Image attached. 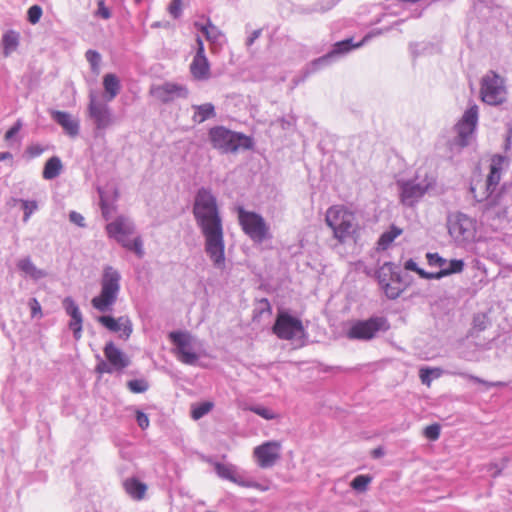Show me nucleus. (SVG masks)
Here are the masks:
<instances>
[{
    "label": "nucleus",
    "instance_id": "a18cd8bd",
    "mask_svg": "<svg viewBox=\"0 0 512 512\" xmlns=\"http://www.w3.org/2000/svg\"><path fill=\"white\" fill-rule=\"evenodd\" d=\"M42 16V8L39 5H33L28 9L27 19L31 24L39 22Z\"/></svg>",
    "mask_w": 512,
    "mask_h": 512
},
{
    "label": "nucleus",
    "instance_id": "39448f33",
    "mask_svg": "<svg viewBox=\"0 0 512 512\" xmlns=\"http://www.w3.org/2000/svg\"><path fill=\"white\" fill-rule=\"evenodd\" d=\"M120 281L121 274L119 271L110 265H106L103 268L100 280L101 290L99 295L92 298V307L101 313L112 311L120 293Z\"/></svg>",
    "mask_w": 512,
    "mask_h": 512
},
{
    "label": "nucleus",
    "instance_id": "f3484780",
    "mask_svg": "<svg viewBox=\"0 0 512 512\" xmlns=\"http://www.w3.org/2000/svg\"><path fill=\"white\" fill-rule=\"evenodd\" d=\"M62 307L71 318L68 327L72 330L74 339L79 340L82 336L83 328V315L79 306L72 297L67 296L62 301Z\"/></svg>",
    "mask_w": 512,
    "mask_h": 512
},
{
    "label": "nucleus",
    "instance_id": "bb28decb",
    "mask_svg": "<svg viewBox=\"0 0 512 512\" xmlns=\"http://www.w3.org/2000/svg\"><path fill=\"white\" fill-rule=\"evenodd\" d=\"M194 26L197 30L202 32L205 38L212 44H218L220 40L224 38L221 30L211 22L210 18H207L206 24L195 22Z\"/></svg>",
    "mask_w": 512,
    "mask_h": 512
},
{
    "label": "nucleus",
    "instance_id": "72a5a7b5",
    "mask_svg": "<svg viewBox=\"0 0 512 512\" xmlns=\"http://www.w3.org/2000/svg\"><path fill=\"white\" fill-rule=\"evenodd\" d=\"M402 232L403 230L401 228L392 225L388 231L380 236L377 242L378 247L382 250H386Z\"/></svg>",
    "mask_w": 512,
    "mask_h": 512
},
{
    "label": "nucleus",
    "instance_id": "2eb2a0df",
    "mask_svg": "<svg viewBox=\"0 0 512 512\" xmlns=\"http://www.w3.org/2000/svg\"><path fill=\"white\" fill-rule=\"evenodd\" d=\"M150 93L164 104L170 103L175 99H186L189 96V90L185 85L173 82H165L161 85L153 86Z\"/></svg>",
    "mask_w": 512,
    "mask_h": 512
},
{
    "label": "nucleus",
    "instance_id": "79ce46f5",
    "mask_svg": "<svg viewBox=\"0 0 512 512\" xmlns=\"http://www.w3.org/2000/svg\"><path fill=\"white\" fill-rule=\"evenodd\" d=\"M127 388L132 393H144L149 389V383L145 379H133L127 382Z\"/></svg>",
    "mask_w": 512,
    "mask_h": 512
},
{
    "label": "nucleus",
    "instance_id": "3c124183",
    "mask_svg": "<svg viewBox=\"0 0 512 512\" xmlns=\"http://www.w3.org/2000/svg\"><path fill=\"white\" fill-rule=\"evenodd\" d=\"M23 124L20 119H18L5 133V140L9 141L14 138V136L21 130Z\"/></svg>",
    "mask_w": 512,
    "mask_h": 512
},
{
    "label": "nucleus",
    "instance_id": "680f3d73",
    "mask_svg": "<svg viewBox=\"0 0 512 512\" xmlns=\"http://www.w3.org/2000/svg\"><path fill=\"white\" fill-rule=\"evenodd\" d=\"M101 209H102L103 217L105 219H108L110 217V215H109V207H108V205L103 200H101Z\"/></svg>",
    "mask_w": 512,
    "mask_h": 512
},
{
    "label": "nucleus",
    "instance_id": "c756f323",
    "mask_svg": "<svg viewBox=\"0 0 512 512\" xmlns=\"http://www.w3.org/2000/svg\"><path fill=\"white\" fill-rule=\"evenodd\" d=\"M63 165L58 156L49 158L43 168L42 176L45 180L55 179L62 172Z\"/></svg>",
    "mask_w": 512,
    "mask_h": 512
},
{
    "label": "nucleus",
    "instance_id": "e2e57ef3",
    "mask_svg": "<svg viewBox=\"0 0 512 512\" xmlns=\"http://www.w3.org/2000/svg\"><path fill=\"white\" fill-rule=\"evenodd\" d=\"M12 158H13L12 153H10L8 151L0 153V162L4 161V160L12 159Z\"/></svg>",
    "mask_w": 512,
    "mask_h": 512
},
{
    "label": "nucleus",
    "instance_id": "b1692460",
    "mask_svg": "<svg viewBox=\"0 0 512 512\" xmlns=\"http://www.w3.org/2000/svg\"><path fill=\"white\" fill-rule=\"evenodd\" d=\"M306 334L302 323L293 317H290V349H297L304 346Z\"/></svg>",
    "mask_w": 512,
    "mask_h": 512
},
{
    "label": "nucleus",
    "instance_id": "603ef678",
    "mask_svg": "<svg viewBox=\"0 0 512 512\" xmlns=\"http://www.w3.org/2000/svg\"><path fill=\"white\" fill-rule=\"evenodd\" d=\"M95 370H96V372H98L100 374H103V373L112 374L113 372H115L114 368L110 365V363L108 361H104L102 359L99 360L98 364L96 365Z\"/></svg>",
    "mask_w": 512,
    "mask_h": 512
},
{
    "label": "nucleus",
    "instance_id": "20e7f679",
    "mask_svg": "<svg viewBox=\"0 0 512 512\" xmlns=\"http://www.w3.org/2000/svg\"><path fill=\"white\" fill-rule=\"evenodd\" d=\"M434 184L435 176L433 172L426 166L419 167L413 179L397 182L400 189V202L405 206H414L433 188Z\"/></svg>",
    "mask_w": 512,
    "mask_h": 512
},
{
    "label": "nucleus",
    "instance_id": "f8f14e48",
    "mask_svg": "<svg viewBox=\"0 0 512 512\" xmlns=\"http://www.w3.org/2000/svg\"><path fill=\"white\" fill-rule=\"evenodd\" d=\"M392 263H384L378 270L377 277L381 288L389 299L398 298L403 292L401 276Z\"/></svg>",
    "mask_w": 512,
    "mask_h": 512
},
{
    "label": "nucleus",
    "instance_id": "a19ab883",
    "mask_svg": "<svg viewBox=\"0 0 512 512\" xmlns=\"http://www.w3.org/2000/svg\"><path fill=\"white\" fill-rule=\"evenodd\" d=\"M85 58H86L87 62L90 64L92 72L98 73L100 62H101L100 53L96 50L89 49L85 53Z\"/></svg>",
    "mask_w": 512,
    "mask_h": 512
},
{
    "label": "nucleus",
    "instance_id": "ddd939ff",
    "mask_svg": "<svg viewBox=\"0 0 512 512\" xmlns=\"http://www.w3.org/2000/svg\"><path fill=\"white\" fill-rule=\"evenodd\" d=\"M169 338L175 345V354L179 361L187 365H195L198 355L192 351L191 335L187 332L175 331L169 334Z\"/></svg>",
    "mask_w": 512,
    "mask_h": 512
},
{
    "label": "nucleus",
    "instance_id": "6e6d98bb",
    "mask_svg": "<svg viewBox=\"0 0 512 512\" xmlns=\"http://www.w3.org/2000/svg\"><path fill=\"white\" fill-rule=\"evenodd\" d=\"M432 372H433V370L429 369V368H421L420 369L419 377H420L421 382L423 384H426L427 386H430V384H431L430 375H431Z\"/></svg>",
    "mask_w": 512,
    "mask_h": 512
},
{
    "label": "nucleus",
    "instance_id": "0eeeda50",
    "mask_svg": "<svg viewBox=\"0 0 512 512\" xmlns=\"http://www.w3.org/2000/svg\"><path fill=\"white\" fill-rule=\"evenodd\" d=\"M135 231V225L125 216H118L106 225V232L110 238L115 239L122 247L134 252L139 258L144 255L143 241L140 236L130 240L128 237Z\"/></svg>",
    "mask_w": 512,
    "mask_h": 512
},
{
    "label": "nucleus",
    "instance_id": "864d4df0",
    "mask_svg": "<svg viewBox=\"0 0 512 512\" xmlns=\"http://www.w3.org/2000/svg\"><path fill=\"white\" fill-rule=\"evenodd\" d=\"M136 422L142 430L147 429L150 423L147 414L140 410L136 411Z\"/></svg>",
    "mask_w": 512,
    "mask_h": 512
},
{
    "label": "nucleus",
    "instance_id": "4c0bfd02",
    "mask_svg": "<svg viewBox=\"0 0 512 512\" xmlns=\"http://www.w3.org/2000/svg\"><path fill=\"white\" fill-rule=\"evenodd\" d=\"M213 408V403L211 402H201L196 406L192 407L191 416L194 420H199L206 414H208Z\"/></svg>",
    "mask_w": 512,
    "mask_h": 512
},
{
    "label": "nucleus",
    "instance_id": "9b49d317",
    "mask_svg": "<svg viewBox=\"0 0 512 512\" xmlns=\"http://www.w3.org/2000/svg\"><path fill=\"white\" fill-rule=\"evenodd\" d=\"M88 115L97 131H105L115 122V117L108 102L100 101L93 91L89 94Z\"/></svg>",
    "mask_w": 512,
    "mask_h": 512
},
{
    "label": "nucleus",
    "instance_id": "09e8293b",
    "mask_svg": "<svg viewBox=\"0 0 512 512\" xmlns=\"http://www.w3.org/2000/svg\"><path fill=\"white\" fill-rule=\"evenodd\" d=\"M44 148L39 144H33L26 148L25 150V156H27L29 159L36 158L40 156L44 152Z\"/></svg>",
    "mask_w": 512,
    "mask_h": 512
},
{
    "label": "nucleus",
    "instance_id": "f03ea898",
    "mask_svg": "<svg viewBox=\"0 0 512 512\" xmlns=\"http://www.w3.org/2000/svg\"><path fill=\"white\" fill-rule=\"evenodd\" d=\"M508 160L501 155H493L490 158L489 171L484 177L480 170L473 172L470 191L476 201L482 202L487 200L496 190L503 170L507 167Z\"/></svg>",
    "mask_w": 512,
    "mask_h": 512
},
{
    "label": "nucleus",
    "instance_id": "a211bd4d",
    "mask_svg": "<svg viewBox=\"0 0 512 512\" xmlns=\"http://www.w3.org/2000/svg\"><path fill=\"white\" fill-rule=\"evenodd\" d=\"M477 121L478 107L473 105L465 111L462 119L456 126L460 138L459 145L465 146L467 144V138L473 133Z\"/></svg>",
    "mask_w": 512,
    "mask_h": 512
},
{
    "label": "nucleus",
    "instance_id": "8fccbe9b",
    "mask_svg": "<svg viewBox=\"0 0 512 512\" xmlns=\"http://www.w3.org/2000/svg\"><path fill=\"white\" fill-rule=\"evenodd\" d=\"M182 0H172L169 4L168 11L171 14V16L175 19L179 18L182 13Z\"/></svg>",
    "mask_w": 512,
    "mask_h": 512
},
{
    "label": "nucleus",
    "instance_id": "c85d7f7f",
    "mask_svg": "<svg viewBox=\"0 0 512 512\" xmlns=\"http://www.w3.org/2000/svg\"><path fill=\"white\" fill-rule=\"evenodd\" d=\"M124 489L133 499L141 500L144 498L147 486L136 478H128L123 482Z\"/></svg>",
    "mask_w": 512,
    "mask_h": 512
},
{
    "label": "nucleus",
    "instance_id": "13d9d810",
    "mask_svg": "<svg viewBox=\"0 0 512 512\" xmlns=\"http://www.w3.org/2000/svg\"><path fill=\"white\" fill-rule=\"evenodd\" d=\"M468 379L474 381V382H477V383H481L487 387H492V386H501L503 385V383L501 382H497V383H490V382H487V381H484L476 376H473V375H465Z\"/></svg>",
    "mask_w": 512,
    "mask_h": 512
},
{
    "label": "nucleus",
    "instance_id": "2f4dec72",
    "mask_svg": "<svg viewBox=\"0 0 512 512\" xmlns=\"http://www.w3.org/2000/svg\"><path fill=\"white\" fill-rule=\"evenodd\" d=\"M17 268L20 271L24 272L26 275L30 276L34 280L41 279V278L45 277V275H46V273L43 270L38 269L34 265L32 260L30 259V257H25V258L20 259L17 262Z\"/></svg>",
    "mask_w": 512,
    "mask_h": 512
},
{
    "label": "nucleus",
    "instance_id": "cd10ccee",
    "mask_svg": "<svg viewBox=\"0 0 512 512\" xmlns=\"http://www.w3.org/2000/svg\"><path fill=\"white\" fill-rule=\"evenodd\" d=\"M20 43V34L15 30L6 31L1 40V45L3 49V55L5 57L10 56L13 52H15Z\"/></svg>",
    "mask_w": 512,
    "mask_h": 512
},
{
    "label": "nucleus",
    "instance_id": "49530a36",
    "mask_svg": "<svg viewBox=\"0 0 512 512\" xmlns=\"http://www.w3.org/2000/svg\"><path fill=\"white\" fill-rule=\"evenodd\" d=\"M28 306L31 310L32 318H38V319L42 318V316H43L42 308H41L39 301L36 298H34V297L30 298L29 302H28Z\"/></svg>",
    "mask_w": 512,
    "mask_h": 512
},
{
    "label": "nucleus",
    "instance_id": "c03bdc74",
    "mask_svg": "<svg viewBox=\"0 0 512 512\" xmlns=\"http://www.w3.org/2000/svg\"><path fill=\"white\" fill-rule=\"evenodd\" d=\"M248 409L267 420L273 419L275 417L272 410H270L264 406L253 405V406H250Z\"/></svg>",
    "mask_w": 512,
    "mask_h": 512
},
{
    "label": "nucleus",
    "instance_id": "473e14b6",
    "mask_svg": "<svg viewBox=\"0 0 512 512\" xmlns=\"http://www.w3.org/2000/svg\"><path fill=\"white\" fill-rule=\"evenodd\" d=\"M273 332L281 339L288 340V311L281 310L273 326Z\"/></svg>",
    "mask_w": 512,
    "mask_h": 512
},
{
    "label": "nucleus",
    "instance_id": "052dcab7",
    "mask_svg": "<svg viewBox=\"0 0 512 512\" xmlns=\"http://www.w3.org/2000/svg\"><path fill=\"white\" fill-rule=\"evenodd\" d=\"M384 455V450L382 447H376L371 451V456L375 459L380 458Z\"/></svg>",
    "mask_w": 512,
    "mask_h": 512
},
{
    "label": "nucleus",
    "instance_id": "7c9ffc66",
    "mask_svg": "<svg viewBox=\"0 0 512 512\" xmlns=\"http://www.w3.org/2000/svg\"><path fill=\"white\" fill-rule=\"evenodd\" d=\"M192 108L195 110L192 117L195 123L200 124L216 116L215 107L212 103L193 105Z\"/></svg>",
    "mask_w": 512,
    "mask_h": 512
},
{
    "label": "nucleus",
    "instance_id": "412c9836",
    "mask_svg": "<svg viewBox=\"0 0 512 512\" xmlns=\"http://www.w3.org/2000/svg\"><path fill=\"white\" fill-rule=\"evenodd\" d=\"M96 321L111 332L122 331L125 339H128L133 331L132 323L127 316H121L115 319L111 315H100Z\"/></svg>",
    "mask_w": 512,
    "mask_h": 512
},
{
    "label": "nucleus",
    "instance_id": "f704fd0d",
    "mask_svg": "<svg viewBox=\"0 0 512 512\" xmlns=\"http://www.w3.org/2000/svg\"><path fill=\"white\" fill-rule=\"evenodd\" d=\"M369 38V35H366L362 41L352 44V39H346L343 41H339L335 43L334 49L332 50L331 54H341L349 52L353 48L361 47Z\"/></svg>",
    "mask_w": 512,
    "mask_h": 512
},
{
    "label": "nucleus",
    "instance_id": "ea45409f",
    "mask_svg": "<svg viewBox=\"0 0 512 512\" xmlns=\"http://www.w3.org/2000/svg\"><path fill=\"white\" fill-rule=\"evenodd\" d=\"M427 263L431 267H439L440 270L443 268H448L450 261H447L445 258L441 257L438 253H427L426 254Z\"/></svg>",
    "mask_w": 512,
    "mask_h": 512
},
{
    "label": "nucleus",
    "instance_id": "4be33fe9",
    "mask_svg": "<svg viewBox=\"0 0 512 512\" xmlns=\"http://www.w3.org/2000/svg\"><path fill=\"white\" fill-rule=\"evenodd\" d=\"M103 352L105 358L114 368L115 371H122L123 369L127 368L131 363L130 358L118 347H116V345L112 341L106 343Z\"/></svg>",
    "mask_w": 512,
    "mask_h": 512
},
{
    "label": "nucleus",
    "instance_id": "aec40b11",
    "mask_svg": "<svg viewBox=\"0 0 512 512\" xmlns=\"http://www.w3.org/2000/svg\"><path fill=\"white\" fill-rule=\"evenodd\" d=\"M254 456L261 468L272 467L279 458V444L266 442L254 449Z\"/></svg>",
    "mask_w": 512,
    "mask_h": 512
},
{
    "label": "nucleus",
    "instance_id": "393cba45",
    "mask_svg": "<svg viewBox=\"0 0 512 512\" xmlns=\"http://www.w3.org/2000/svg\"><path fill=\"white\" fill-rule=\"evenodd\" d=\"M190 72L194 79L208 80L211 76L210 63L207 58H193L190 64Z\"/></svg>",
    "mask_w": 512,
    "mask_h": 512
},
{
    "label": "nucleus",
    "instance_id": "dca6fc26",
    "mask_svg": "<svg viewBox=\"0 0 512 512\" xmlns=\"http://www.w3.org/2000/svg\"><path fill=\"white\" fill-rule=\"evenodd\" d=\"M404 268L406 270L416 272L423 279H441L445 276L462 272L464 269V262L462 260L453 259L450 260L448 268H443L438 272H427L424 269L419 268L413 259H409L405 262Z\"/></svg>",
    "mask_w": 512,
    "mask_h": 512
},
{
    "label": "nucleus",
    "instance_id": "5fc2aeb1",
    "mask_svg": "<svg viewBox=\"0 0 512 512\" xmlns=\"http://www.w3.org/2000/svg\"><path fill=\"white\" fill-rule=\"evenodd\" d=\"M69 220L72 223H74L77 226H79V227H84L85 226V222H84L85 219H84V217L80 213H78L76 211H71L69 213Z\"/></svg>",
    "mask_w": 512,
    "mask_h": 512
},
{
    "label": "nucleus",
    "instance_id": "6ab92c4d",
    "mask_svg": "<svg viewBox=\"0 0 512 512\" xmlns=\"http://www.w3.org/2000/svg\"><path fill=\"white\" fill-rule=\"evenodd\" d=\"M214 471L221 479L231 481L242 487H252L253 482L245 480L238 467L231 463H214Z\"/></svg>",
    "mask_w": 512,
    "mask_h": 512
},
{
    "label": "nucleus",
    "instance_id": "f257e3e1",
    "mask_svg": "<svg viewBox=\"0 0 512 512\" xmlns=\"http://www.w3.org/2000/svg\"><path fill=\"white\" fill-rule=\"evenodd\" d=\"M192 214L204 237V249L213 266L225 267V241L223 219L217 197L210 188H199L194 196Z\"/></svg>",
    "mask_w": 512,
    "mask_h": 512
},
{
    "label": "nucleus",
    "instance_id": "58836bf2",
    "mask_svg": "<svg viewBox=\"0 0 512 512\" xmlns=\"http://www.w3.org/2000/svg\"><path fill=\"white\" fill-rule=\"evenodd\" d=\"M372 482V477L369 475H358L350 483V486L360 492L367 490L368 485Z\"/></svg>",
    "mask_w": 512,
    "mask_h": 512
},
{
    "label": "nucleus",
    "instance_id": "bf43d9fd",
    "mask_svg": "<svg viewBox=\"0 0 512 512\" xmlns=\"http://www.w3.org/2000/svg\"><path fill=\"white\" fill-rule=\"evenodd\" d=\"M262 31L260 29L254 30L246 40V46L250 47L260 37Z\"/></svg>",
    "mask_w": 512,
    "mask_h": 512
},
{
    "label": "nucleus",
    "instance_id": "6e6552de",
    "mask_svg": "<svg viewBox=\"0 0 512 512\" xmlns=\"http://www.w3.org/2000/svg\"><path fill=\"white\" fill-rule=\"evenodd\" d=\"M236 211L241 229L254 243L261 244L271 238L269 226L260 214L247 211L242 206H238Z\"/></svg>",
    "mask_w": 512,
    "mask_h": 512
},
{
    "label": "nucleus",
    "instance_id": "de8ad7c7",
    "mask_svg": "<svg viewBox=\"0 0 512 512\" xmlns=\"http://www.w3.org/2000/svg\"><path fill=\"white\" fill-rule=\"evenodd\" d=\"M97 10L95 12V16L100 17L102 19H109L111 18V11L110 9L105 5L104 0H98L97 2Z\"/></svg>",
    "mask_w": 512,
    "mask_h": 512
},
{
    "label": "nucleus",
    "instance_id": "37998d69",
    "mask_svg": "<svg viewBox=\"0 0 512 512\" xmlns=\"http://www.w3.org/2000/svg\"><path fill=\"white\" fill-rule=\"evenodd\" d=\"M441 427L438 423L428 425L423 430V435L430 441H436L440 437Z\"/></svg>",
    "mask_w": 512,
    "mask_h": 512
},
{
    "label": "nucleus",
    "instance_id": "4468645a",
    "mask_svg": "<svg viewBox=\"0 0 512 512\" xmlns=\"http://www.w3.org/2000/svg\"><path fill=\"white\" fill-rule=\"evenodd\" d=\"M448 228L450 235L459 242L473 238L476 232L475 221L462 213L456 214L449 221Z\"/></svg>",
    "mask_w": 512,
    "mask_h": 512
},
{
    "label": "nucleus",
    "instance_id": "5701e85b",
    "mask_svg": "<svg viewBox=\"0 0 512 512\" xmlns=\"http://www.w3.org/2000/svg\"><path fill=\"white\" fill-rule=\"evenodd\" d=\"M50 116L58 125L63 128L68 136L74 138L79 134V121L70 113L66 111L51 110Z\"/></svg>",
    "mask_w": 512,
    "mask_h": 512
},
{
    "label": "nucleus",
    "instance_id": "0e129e2a",
    "mask_svg": "<svg viewBox=\"0 0 512 512\" xmlns=\"http://www.w3.org/2000/svg\"><path fill=\"white\" fill-rule=\"evenodd\" d=\"M20 200V198L11 197L7 204L9 206H15L17 204H20Z\"/></svg>",
    "mask_w": 512,
    "mask_h": 512
},
{
    "label": "nucleus",
    "instance_id": "1a4fd4ad",
    "mask_svg": "<svg viewBox=\"0 0 512 512\" xmlns=\"http://www.w3.org/2000/svg\"><path fill=\"white\" fill-rule=\"evenodd\" d=\"M479 96L481 101L487 105L503 104L507 99L504 79L494 71L486 73L480 81Z\"/></svg>",
    "mask_w": 512,
    "mask_h": 512
},
{
    "label": "nucleus",
    "instance_id": "4d7b16f0",
    "mask_svg": "<svg viewBox=\"0 0 512 512\" xmlns=\"http://www.w3.org/2000/svg\"><path fill=\"white\" fill-rule=\"evenodd\" d=\"M196 43H197V50L194 55V58H200V59L207 58L205 55L204 43L199 36H197V38H196Z\"/></svg>",
    "mask_w": 512,
    "mask_h": 512
},
{
    "label": "nucleus",
    "instance_id": "7ed1b4c3",
    "mask_svg": "<svg viewBox=\"0 0 512 512\" xmlns=\"http://www.w3.org/2000/svg\"><path fill=\"white\" fill-rule=\"evenodd\" d=\"M325 222L332 230L334 238L340 243L357 237L360 230L355 212L340 204L327 209Z\"/></svg>",
    "mask_w": 512,
    "mask_h": 512
},
{
    "label": "nucleus",
    "instance_id": "e433bc0d",
    "mask_svg": "<svg viewBox=\"0 0 512 512\" xmlns=\"http://www.w3.org/2000/svg\"><path fill=\"white\" fill-rule=\"evenodd\" d=\"M20 204L24 212L22 221L27 223L31 215L38 210V203L36 200H20Z\"/></svg>",
    "mask_w": 512,
    "mask_h": 512
},
{
    "label": "nucleus",
    "instance_id": "c9c22d12",
    "mask_svg": "<svg viewBox=\"0 0 512 512\" xmlns=\"http://www.w3.org/2000/svg\"><path fill=\"white\" fill-rule=\"evenodd\" d=\"M264 314H271V306L266 298H262L257 302L253 310V320H260Z\"/></svg>",
    "mask_w": 512,
    "mask_h": 512
},
{
    "label": "nucleus",
    "instance_id": "423d86ee",
    "mask_svg": "<svg viewBox=\"0 0 512 512\" xmlns=\"http://www.w3.org/2000/svg\"><path fill=\"white\" fill-rule=\"evenodd\" d=\"M208 136L212 147L222 154L235 153L239 149L250 150L254 146L251 137L229 130L224 126L212 127Z\"/></svg>",
    "mask_w": 512,
    "mask_h": 512
},
{
    "label": "nucleus",
    "instance_id": "9d476101",
    "mask_svg": "<svg viewBox=\"0 0 512 512\" xmlns=\"http://www.w3.org/2000/svg\"><path fill=\"white\" fill-rule=\"evenodd\" d=\"M389 329V324L384 317H371L367 320L356 321L348 330L347 337L357 340H371L376 334Z\"/></svg>",
    "mask_w": 512,
    "mask_h": 512
},
{
    "label": "nucleus",
    "instance_id": "a878e982",
    "mask_svg": "<svg viewBox=\"0 0 512 512\" xmlns=\"http://www.w3.org/2000/svg\"><path fill=\"white\" fill-rule=\"evenodd\" d=\"M103 87L105 91L104 101L111 102L120 93V80L115 74L108 73L103 77Z\"/></svg>",
    "mask_w": 512,
    "mask_h": 512
}]
</instances>
